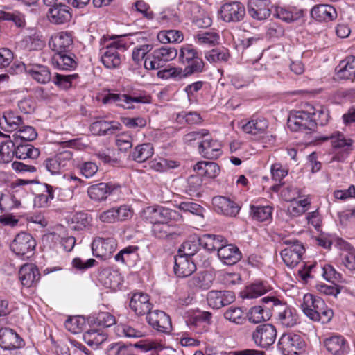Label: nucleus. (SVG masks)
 I'll return each instance as SVG.
<instances>
[{
    "label": "nucleus",
    "mask_w": 355,
    "mask_h": 355,
    "mask_svg": "<svg viewBox=\"0 0 355 355\" xmlns=\"http://www.w3.org/2000/svg\"><path fill=\"white\" fill-rule=\"evenodd\" d=\"M0 127L5 132L16 131L13 135V141L15 144H17L19 139L27 143V141L35 140L37 137L35 129L31 125H26L23 117L11 110L3 113L0 118Z\"/></svg>",
    "instance_id": "1"
},
{
    "label": "nucleus",
    "mask_w": 355,
    "mask_h": 355,
    "mask_svg": "<svg viewBox=\"0 0 355 355\" xmlns=\"http://www.w3.org/2000/svg\"><path fill=\"white\" fill-rule=\"evenodd\" d=\"M303 313L313 321L325 324L331 321L334 312L329 308L324 301L320 297L306 293L304 295L303 303L301 305Z\"/></svg>",
    "instance_id": "2"
},
{
    "label": "nucleus",
    "mask_w": 355,
    "mask_h": 355,
    "mask_svg": "<svg viewBox=\"0 0 355 355\" xmlns=\"http://www.w3.org/2000/svg\"><path fill=\"white\" fill-rule=\"evenodd\" d=\"M261 302L268 305L266 309H272L275 317L279 324L285 327H293L298 321L296 311L286 304L274 296H266L261 299Z\"/></svg>",
    "instance_id": "3"
},
{
    "label": "nucleus",
    "mask_w": 355,
    "mask_h": 355,
    "mask_svg": "<svg viewBox=\"0 0 355 355\" xmlns=\"http://www.w3.org/2000/svg\"><path fill=\"white\" fill-rule=\"evenodd\" d=\"M287 125L291 131H300L309 135L315 132L317 128V122L313 119L311 112L301 110L290 114Z\"/></svg>",
    "instance_id": "4"
},
{
    "label": "nucleus",
    "mask_w": 355,
    "mask_h": 355,
    "mask_svg": "<svg viewBox=\"0 0 355 355\" xmlns=\"http://www.w3.org/2000/svg\"><path fill=\"white\" fill-rule=\"evenodd\" d=\"M14 71L16 73L25 72L33 80L39 84H47L51 80V73L46 65L37 63L24 64V62L15 63Z\"/></svg>",
    "instance_id": "5"
},
{
    "label": "nucleus",
    "mask_w": 355,
    "mask_h": 355,
    "mask_svg": "<svg viewBox=\"0 0 355 355\" xmlns=\"http://www.w3.org/2000/svg\"><path fill=\"white\" fill-rule=\"evenodd\" d=\"M36 242L29 234H18L10 244V250L19 258L28 259L34 254Z\"/></svg>",
    "instance_id": "6"
},
{
    "label": "nucleus",
    "mask_w": 355,
    "mask_h": 355,
    "mask_svg": "<svg viewBox=\"0 0 355 355\" xmlns=\"http://www.w3.org/2000/svg\"><path fill=\"white\" fill-rule=\"evenodd\" d=\"M277 329L270 323L257 325L252 332V340L254 343L262 349H268L272 345L277 338Z\"/></svg>",
    "instance_id": "7"
},
{
    "label": "nucleus",
    "mask_w": 355,
    "mask_h": 355,
    "mask_svg": "<svg viewBox=\"0 0 355 355\" xmlns=\"http://www.w3.org/2000/svg\"><path fill=\"white\" fill-rule=\"evenodd\" d=\"M304 345V341L300 335L288 333L281 336L277 348L283 355H298Z\"/></svg>",
    "instance_id": "8"
},
{
    "label": "nucleus",
    "mask_w": 355,
    "mask_h": 355,
    "mask_svg": "<svg viewBox=\"0 0 355 355\" xmlns=\"http://www.w3.org/2000/svg\"><path fill=\"white\" fill-rule=\"evenodd\" d=\"M72 153L69 150H65L57 154L53 157L46 159L43 166L51 174L62 173L71 164Z\"/></svg>",
    "instance_id": "9"
},
{
    "label": "nucleus",
    "mask_w": 355,
    "mask_h": 355,
    "mask_svg": "<svg viewBox=\"0 0 355 355\" xmlns=\"http://www.w3.org/2000/svg\"><path fill=\"white\" fill-rule=\"evenodd\" d=\"M121 47L119 42L114 41L101 49V62L106 68L114 69L121 65V56L118 49Z\"/></svg>",
    "instance_id": "10"
},
{
    "label": "nucleus",
    "mask_w": 355,
    "mask_h": 355,
    "mask_svg": "<svg viewBox=\"0 0 355 355\" xmlns=\"http://www.w3.org/2000/svg\"><path fill=\"white\" fill-rule=\"evenodd\" d=\"M221 19L226 22H239L244 19L245 8L240 1L224 3L220 9Z\"/></svg>",
    "instance_id": "11"
},
{
    "label": "nucleus",
    "mask_w": 355,
    "mask_h": 355,
    "mask_svg": "<svg viewBox=\"0 0 355 355\" xmlns=\"http://www.w3.org/2000/svg\"><path fill=\"white\" fill-rule=\"evenodd\" d=\"M116 241L113 238L97 237L92 243V254L97 258L106 259L115 251Z\"/></svg>",
    "instance_id": "12"
},
{
    "label": "nucleus",
    "mask_w": 355,
    "mask_h": 355,
    "mask_svg": "<svg viewBox=\"0 0 355 355\" xmlns=\"http://www.w3.org/2000/svg\"><path fill=\"white\" fill-rule=\"evenodd\" d=\"M236 299L235 294L231 291L212 290L208 292L207 300L209 306L219 309L233 303Z\"/></svg>",
    "instance_id": "13"
},
{
    "label": "nucleus",
    "mask_w": 355,
    "mask_h": 355,
    "mask_svg": "<svg viewBox=\"0 0 355 355\" xmlns=\"http://www.w3.org/2000/svg\"><path fill=\"white\" fill-rule=\"evenodd\" d=\"M133 216V210L127 205L113 207L103 211L99 216L101 222H122L129 220Z\"/></svg>",
    "instance_id": "14"
},
{
    "label": "nucleus",
    "mask_w": 355,
    "mask_h": 355,
    "mask_svg": "<svg viewBox=\"0 0 355 355\" xmlns=\"http://www.w3.org/2000/svg\"><path fill=\"white\" fill-rule=\"evenodd\" d=\"M122 129L121 124L116 121H105L98 117V120L93 122L89 130L91 132L97 136H110Z\"/></svg>",
    "instance_id": "15"
},
{
    "label": "nucleus",
    "mask_w": 355,
    "mask_h": 355,
    "mask_svg": "<svg viewBox=\"0 0 355 355\" xmlns=\"http://www.w3.org/2000/svg\"><path fill=\"white\" fill-rule=\"evenodd\" d=\"M47 17L51 24H65L72 18L71 8L66 3L60 2L55 8H49Z\"/></svg>",
    "instance_id": "16"
},
{
    "label": "nucleus",
    "mask_w": 355,
    "mask_h": 355,
    "mask_svg": "<svg viewBox=\"0 0 355 355\" xmlns=\"http://www.w3.org/2000/svg\"><path fill=\"white\" fill-rule=\"evenodd\" d=\"M24 346V340L10 328L0 329V347L4 350H12Z\"/></svg>",
    "instance_id": "17"
},
{
    "label": "nucleus",
    "mask_w": 355,
    "mask_h": 355,
    "mask_svg": "<svg viewBox=\"0 0 355 355\" xmlns=\"http://www.w3.org/2000/svg\"><path fill=\"white\" fill-rule=\"evenodd\" d=\"M148 324L157 331L168 333L172 325L170 317L162 311H151L146 317Z\"/></svg>",
    "instance_id": "18"
},
{
    "label": "nucleus",
    "mask_w": 355,
    "mask_h": 355,
    "mask_svg": "<svg viewBox=\"0 0 355 355\" xmlns=\"http://www.w3.org/2000/svg\"><path fill=\"white\" fill-rule=\"evenodd\" d=\"M207 137L199 142L198 152L204 158L216 159L222 153V145L218 140Z\"/></svg>",
    "instance_id": "19"
},
{
    "label": "nucleus",
    "mask_w": 355,
    "mask_h": 355,
    "mask_svg": "<svg viewBox=\"0 0 355 355\" xmlns=\"http://www.w3.org/2000/svg\"><path fill=\"white\" fill-rule=\"evenodd\" d=\"M212 202L215 210L218 213L226 216H236L239 214L241 209V207L239 206L236 202L225 196H216L213 198Z\"/></svg>",
    "instance_id": "20"
},
{
    "label": "nucleus",
    "mask_w": 355,
    "mask_h": 355,
    "mask_svg": "<svg viewBox=\"0 0 355 355\" xmlns=\"http://www.w3.org/2000/svg\"><path fill=\"white\" fill-rule=\"evenodd\" d=\"M119 187V184L112 182H101L90 186L87 189V193L92 200L100 202L105 200L108 196Z\"/></svg>",
    "instance_id": "21"
},
{
    "label": "nucleus",
    "mask_w": 355,
    "mask_h": 355,
    "mask_svg": "<svg viewBox=\"0 0 355 355\" xmlns=\"http://www.w3.org/2000/svg\"><path fill=\"white\" fill-rule=\"evenodd\" d=\"M72 44L71 33L64 31L54 34L49 41V46L55 53L69 52Z\"/></svg>",
    "instance_id": "22"
},
{
    "label": "nucleus",
    "mask_w": 355,
    "mask_h": 355,
    "mask_svg": "<svg viewBox=\"0 0 355 355\" xmlns=\"http://www.w3.org/2000/svg\"><path fill=\"white\" fill-rule=\"evenodd\" d=\"M305 252L302 244L294 245L292 247H286L282 250L280 254L284 263L289 268L295 267L301 261L302 256Z\"/></svg>",
    "instance_id": "23"
},
{
    "label": "nucleus",
    "mask_w": 355,
    "mask_h": 355,
    "mask_svg": "<svg viewBox=\"0 0 355 355\" xmlns=\"http://www.w3.org/2000/svg\"><path fill=\"white\" fill-rule=\"evenodd\" d=\"M311 16L319 22L331 21L337 17L336 8L329 4H318L311 10Z\"/></svg>",
    "instance_id": "24"
},
{
    "label": "nucleus",
    "mask_w": 355,
    "mask_h": 355,
    "mask_svg": "<svg viewBox=\"0 0 355 355\" xmlns=\"http://www.w3.org/2000/svg\"><path fill=\"white\" fill-rule=\"evenodd\" d=\"M326 349L333 355H345L349 351V345L345 338L340 335L332 336L324 341Z\"/></svg>",
    "instance_id": "25"
},
{
    "label": "nucleus",
    "mask_w": 355,
    "mask_h": 355,
    "mask_svg": "<svg viewBox=\"0 0 355 355\" xmlns=\"http://www.w3.org/2000/svg\"><path fill=\"white\" fill-rule=\"evenodd\" d=\"M129 306L138 315H148L151 312L152 305L149 302V296L145 293H135L131 297Z\"/></svg>",
    "instance_id": "26"
},
{
    "label": "nucleus",
    "mask_w": 355,
    "mask_h": 355,
    "mask_svg": "<svg viewBox=\"0 0 355 355\" xmlns=\"http://www.w3.org/2000/svg\"><path fill=\"white\" fill-rule=\"evenodd\" d=\"M174 259V272L178 277H188L196 270V265L190 257L178 254Z\"/></svg>",
    "instance_id": "27"
},
{
    "label": "nucleus",
    "mask_w": 355,
    "mask_h": 355,
    "mask_svg": "<svg viewBox=\"0 0 355 355\" xmlns=\"http://www.w3.org/2000/svg\"><path fill=\"white\" fill-rule=\"evenodd\" d=\"M268 127V121L265 117L254 115L250 121L242 125L241 128L247 134L257 135L263 133Z\"/></svg>",
    "instance_id": "28"
},
{
    "label": "nucleus",
    "mask_w": 355,
    "mask_h": 355,
    "mask_svg": "<svg viewBox=\"0 0 355 355\" xmlns=\"http://www.w3.org/2000/svg\"><path fill=\"white\" fill-rule=\"evenodd\" d=\"M218 257L223 263L232 266L241 259V252L236 246L227 243L218 250Z\"/></svg>",
    "instance_id": "29"
},
{
    "label": "nucleus",
    "mask_w": 355,
    "mask_h": 355,
    "mask_svg": "<svg viewBox=\"0 0 355 355\" xmlns=\"http://www.w3.org/2000/svg\"><path fill=\"white\" fill-rule=\"evenodd\" d=\"M336 71L337 79L353 80L355 78V56L351 55L342 60Z\"/></svg>",
    "instance_id": "30"
},
{
    "label": "nucleus",
    "mask_w": 355,
    "mask_h": 355,
    "mask_svg": "<svg viewBox=\"0 0 355 355\" xmlns=\"http://www.w3.org/2000/svg\"><path fill=\"white\" fill-rule=\"evenodd\" d=\"M52 64L58 69L65 71L75 69L78 65L76 55L69 51L55 53L52 58Z\"/></svg>",
    "instance_id": "31"
},
{
    "label": "nucleus",
    "mask_w": 355,
    "mask_h": 355,
    "mask_svg": "<svg viewBox=\"0 0 355 355\" xmlns=\"http://www.w3.org/2000/svg\"><path fill=\"white\" fill-rule=\"evenodd\" d=\"M19 276L21 284L26 287H31L40 277L37 266L33 263L23 265L19 270Z\"/></svg>",
    "instance_id": "32"
},
{
    "label": "nucleus",
    "mask_w": 355,
    "mask_h": 355,
    "mask_svg": "<svg viewBox=\"0 0 355 355\" xmlns=\"http://www.w3.org/2000/svg\"><path fill=\"white\" fill-rule=\"evenodd\" d=\"M274 16L285 22L291 23L302 18L304 16V11L296 8L277 6L275 8Z\"/></svg>",
    "instance_id": "33"
},
{
    "label": "nucleus",
    "mask_w": 355,
    "mask_h": 355,
    "mask_svg": "<svg viewBox=\"0 0 355 355\" xmlns=\"http://www.w3.org/2000/svg\"><path fill=\"white\" fill-rule=\"evenodd\" d=\"M200 243L205 250L208 251L217 250L218 252L223 245L227 243V240L221 235L205 234L200 237Z\"/></svg>",
    "instance_id": "34"
},
{
    "label": "nucleus",
    "mask_w": 355,
    "mask_h": 355,
    "mask_svg": "<svg viewBox=\"0 0 355 355\" xmlns=\"http://www.w3.org/2000/svg\"><path fill=\"white\" fill-rule=\"evenodd\" d=\"M15 153L16 158L19 159H37L40 154L38 148L29 143L15 144Z\"/></svg>",
    "instance_id": "35"
},
{
    "label": "nucleus",
    "mask_w": 355,
    "mask_h": 355,
    "mask_svg": "<svg viewBox=\"0 0 355 355\" xmlns=\"http://www.w3.org/2000/svg\"><path fill=\"white\" fill-rule=\"evenodd\" d=\"M99 278L105 286L112 288L118 287L121 282V275L119 272L110 268L103 269L100 272Z\"/></svg>",
    "instance_id": "36"
},
{
    "label": "nucleus",
    "mask_w": 355,
    "mask_h": 355,
    "mask_svg": "<svg viewBox=\"0 0 355 355\" xmlns=\"http://www.w3.org/2000/svg\"><path fill=\"white\" fill-rule=\"evenodd\" d=\"M138 249V246H128L117 253L114 257V259L118 262L120 261L128 266L133 265L138 257L137 252Z\"/></svg>",
    "instance_id": "37"
},
{
    "label": "nucleus",
    "mask_w": 355,
    "mask_h": 355,
    "mask_svg": "<svg viewBox=\"0 0 355 355\" xmlns=\"http://www.w3.org/2000/svg\"><path fill=\"white\" fill-rule=\"evenodd\" d=\"M154 154V148L150 143L137 146L131 153L133 160L142 163L151 157Z\"/></svg>",
    "instance_id": "38"
},
{
    "label": "nucleus",
    "mask_w": 355,
    "mask_h": 355,
    "mask_svg": "<svg viewBox=\"0 0 355 355\" xmlns=\"http://www.w3.org/2000/svg\"><path fill=\"white\" fill-rule=\"evenodd\" d=\"M145 214H152L153 216L150 217V219L154 220V222H159L158 220L157 216H159L163 217L166 220H178L176 218L178 216L177 212L174 210L164 208L162 207H158L157 208H153L151 207H147V209L144 211Z\"/></svg>",
    "instance_id": "39"
},
{
    "label": "nucleus",
    "mask_w": 355,
    "mask_h": 355,
    "mask_svg": "<svg viewBox=\"0 0 355 355\" xmlns=\"http://www.w3.org/2000/svg\"><path fill=\"white\" fill-rule=\"evenodd\" d=\"M213 277L208 272H202L196 274L189 280L190 287L208 289L212 284Z\"/></svg>",
    "instance_id": "40"
},
{
    "label": "nucleus",
    "mask_w": 355,
    "mask_h": 355,
    "mask_svg": "<svg viewBox=\"0 0 355 355\" xmlns=\"http://www.w3.org/2000/svg\"><path fill=\"white\" fill-rule=\"evenodd\" d=\"M157 37L162 44L180 43L184 40L182 32L175 29L160 31Z\"/></svg>",
    "instance_id": "41"
},
{
    "label": "nucleus",
    "mask_w": 355,
    "mask_h": 355,
    "mask_svg": "<svg viewBox=\"0 0 355 355\" xmlns=\"http://www.w3.org/2000/svg\"><path fill=\"white\" fill-rule=\"evenodd\" d=\"M250 214L252 219L259 222L272 219V208L270 206H255L250 205Z\"/></svg>",
    "instance_id": "42"
},
{
    "label": "nucleus",
    "mask_w": 355,
    "mask_h": 355,
    "mask_svg": "<svg viewBox=\"0 0 355 355\" xmlns=\"http://www.w3.org/2000/svg\"><path fill=\"white\" fill-rule=\"evenodd\" d=\"M124 103L126 104V109L130 110L134 109L132 105L133 103H150L151 102V98L149 95L146 94L145 92H134L132 94H125Z\"/></svg>",
    "instance_id": "43"
},
{
    "label": "nucleus",
    "mask_w": 355,
    "mask_h": 355,
    "mask_svg": "<svg viewBox=\"0 0 355 355\" xmlns=\"http://www.w3.org/2000/svg\"><path fill=\"white\" fill-rule=\"evenodd\" d=\"M220 35L218 32L210 31H199L195 36V40L200 44L215 46L218 44Z\"/></svg>",
    "instance_id": "44"
},
{
    "label": "nucleus",
    "mask_w": 355,
    "mask_h": 355,
    "mask_svg": "<svg viewBox=\"0 0 355 355\" xmlns=\"http://www.w3.org/2000/svg\"><path fill=\"white\" fill-rule=\"evenodd\" d=\"M44 190L34 198V206L38 207H48L50 201L54 198V189L48 184H44Z\"/></svg>",
    "instance_id": "45"
},
{
    "label": "nucleus",
    "mask_w": 355,
    "mask_h": 355,
    "mask_svg": "<svg viewBox=\"0 0 355 355\" xmlns=\"http://www.w3.org/2000/svg\"><path fill=\"white\" fill-rule=\"evenodd\" d=\"M83 339L88 345L97 348L107 340V336L96 329H89L84 333Z\"/></svg>",
    "instance_id": "46"
},
{
    "label": "nucleus",
    "mask_w": 355,
    "mask_h": 355,
    "mask_svg": "<svg viewBox=\"0 0 355 355\" xmlns=\"http://www.w3.org/2000/svg\"><path fill=\"white\" fill-rule=\"evenodd\" d=\"M270 290V287L263 282L254 283L248 286L242 294L243 298H257Z\"/></svg>",
    "instance_id": "47"
},
{
    "label": "nucleus",
    "mask_w": 355,
    "mask_h": 355,
    "mask_svg": "<svg viewBox=\"0 0 355 355\" xmlns=\"http://www.w3.org/2000/svg\"><path fill=\"white\" fill-rule=\"evenodd\" d=\"M200 245H201L200 237L196 236H192L189 240L182 244L178 254L190 257L198 251Z\"/></svg>",
    "instance_id": "48"
},
{
    "label": "nucleus",
    "mask_w": 355,
    "mask_h": 355,
    "mask_svg": "<svg viewBox=\"0 0 355 355\" xmlns=\"http://www.w3.org/2000/svg\"><path fill=\"white\" fill-rule=\"evenodd\" d=\"M184 67V76H191L193 74H199L205 71V62L198 55L193 58L191 61L182 64Z\"/></svg>",
    "instance_id": "49"
},
{
    "label": "nucleus",
    "mask_w": 355,
    "mask_h": 355,
    "mask_svg": "<svg viewBox=\"0 0 355 355\" xmlns=\"http://www.w3.org/2000/svg\"><path fill=\"white\" fill-rule=\"evenodd\" d=\"M322 141L331 139L332 146L334 148H346L348 149L352 144V140L346 138L345 135L339 132L331 134L330 136L320 138Z\"/></svg>",
    "instance_id": "50"
},
{
    "label": "nucleus",
    "mask_w": 355,
    "mask_h": 355,
    "mask_svg": "<svg viewBox=\"0 0 355 355\" xmlns=\"http://www.w3.org/2000/svg\"><path fill=\"white\" fill-rule=\"evenodd\" d=\"M223 316L226 320L236 324H243L245 322L243 309L239 306H232L229 307L224 312Z\"/></svg>",
    "instance_id": "51"
},
{
    "label": "nucleus",
    "mask_w": 355,
    "mask_h": 355,
    "mask_svg": "<svg viewBox=\"0 0 355 355\" xmlns=\"http://www.w3.org/2000/svg\"><path fill=\"white\" fill-rule=\"evenodd\" d=\"M248 318L250 322L258 324L268 320L270 318V315L262 306H254L250 309Z\"/></svg>",
    "instance_id": "52"
},
{
    "label": "nucleus",
    "mask_w": 355,
    "mask_h": 355,
    "mask_svg": "<svg viewBox=\"0 0 355 355\" xmlns=\"http://www.w3.org/2000/svg\"><path fill=\"white\" fill-rule=\"evenodd\" d=\"M156 53L157 58L159 59L164 65L166 62L174 60L178 54V50L173 46H163L154 50Z\"/></svg>",
    "instance_id": "53"
},
{
    "label": "nucleus",
    "mask_w": 355,
    "mask_h": 355,
    "mask_svg": "<svg viewBox=\"0 0 355 355\" xmlns=\"http://www.w3.org/2000/svg\"><path fill=\"white\" fill-rule=\"evenodd\" d=\"M15 143L12 141L3 142L0 145V164L10 162L14 156Z\"/></svg>",
    "instance_id": "54"
},
{
    "label": "nucleus",
    "mask_w": 355,
    "mask_h": 355,
    "mask_svg": "<svg viewBox=\"0 0 355 355\" xmlns=\"http://www.w3.org/2000/svg\"><path fill=\"white\" fill-rule=\"evenodd\" d=\"M78 74L62 75L56 73L53 78V83L61 89H69L73 85V83L78 78Z\"/></svg>",
    "instance_id": "55"
},
{
    "label": "nucleus",
    "mask_w": 355,
    "mask_h": 355,
    "mask_svg": "<svg viewBox=\"0 0 355 355\" xmlns=\"http://www.w3.org/2000/svg\"><path fill=\"white\" fill-rule=\"evenodd\" d=\"M198 55L197 49L192 44H184L180 47L178 54V62L182 64L184 62L191 61V59L193 60Z\"/></svg>",
    "instance_id": "56"
},
{
    "label": "nucleus",
    "mask_w": 355,
    "mask_h": 355,
    "mask_svg": "<svg viewBox=\"0 0 355 355\" xmlns=\"http://www.w3.org/2000/svg\"><path fill=\"white\" fill-rule=\"evenodd\" d=\"M20 202L15 196L9 192L1 193L0 196V209L2 212L8 211L13 208L17 207Z\"/></svg>",
    "instance_id": "57"
},
{
    "label": "nucleus",
    "mask_w": 355,
    "mask_h": 355,
    "mask_svg": "<svg viewBox=\"0 0 355 355\" xmlns=\"http://www.w3.org/2000/svg\"><path fill=\"white\" fill-rule=\"evenodd\" d=\"M119 336L128 338H139L144 336V333L129 324H119L116 327Z\"/></svg>",
    "instance_id": "58"
},
{
    "label": "nucleus",
    "mask_w": 355,
    "mask_h": 355,
    "mask_svg": "<svg viewBox=\"0 0 355 355\" xmlns=\"http://www.w3.org/2000/svg\"><path fill=\"white\" fill-rule=\"evenodd\" d=\"M152 232L155 236L165 239L174 234L170 223H153Z\"/></svg>",
    "instance_id": "59"
},
{
    "label": "nucleus",
    "mask_w": 355,
    "mask_h": 355,
    "mask_svg": "<svg viewBox=\"0 0 355 355\" xmlns=\"http://www.w3.org/2000/svg\"><path fill=\"white\" fill-rule=\"evenodd\" d=\"M153 49L151 44H143L135 46L132 52V59L136 64H141L145 56Z\"/></svg>",
    "instance_id": "60"
},
{
    "label": "nucleus",
    "mask_w": 355,
    "mask_h": 355,
    "mask_svg": "<svg viewBox=\"0 0 355 355\" xmlns=\"http://www.w3.org/2000/svg\"><path fill=\"white\" fill-rule=\"evenodd\" d=\"M205 59L210 63H216L218 62H227L229 58V54L218 49H213L205 53Z\"/></svg>",
    "instance_id": "61"
},
{
    "label": "nucleus",
    "mask_w": 355,
    "mask_h": 355,
    "mask_svg": "<svg viewBox=\"0 0 355 355\" xmlns=\"http://www.w3.org/2000/svg\"><path fill=\"white\" fill-rule=\"evenodd\" d=\"M187 184V193L191 196H198L202 187V179L198 175H191Z\"/></svg>",
    "instance_id": "62"
},
{
    "label": "nucleus",
    "mask_w": 355,
    "mask_h": 355,
    "mask_svg": "<svg viewBox=\"0 0 355 355\" xmlns=\"http://www.w3.org/2000/svg\"><path fill=\"white\" fill-rule=\"evenodd\" d=\"M269 8L261 3H259V6L252 5L250 0L248 4V13L249 15L257 19H262L266 15H269Z\"/></svg>",
    "instance_id": "63"
},
{
    "label": "nucleus",
    "mask_w": 355,
    "mask_h": 355,
    "mask_svg": "<svg viewBox=\"0 0 355 355\" xmlns=\"http://www.w3.org/2000/svg\"><path fill=\"white\" fill-rule=\"evenodd\" d=\"M83 324V319L77 316L70 317L64 322L66 329L74 334L82 331Z\"/></svg>",
    "instance_id": "64"
}]
</instances>
